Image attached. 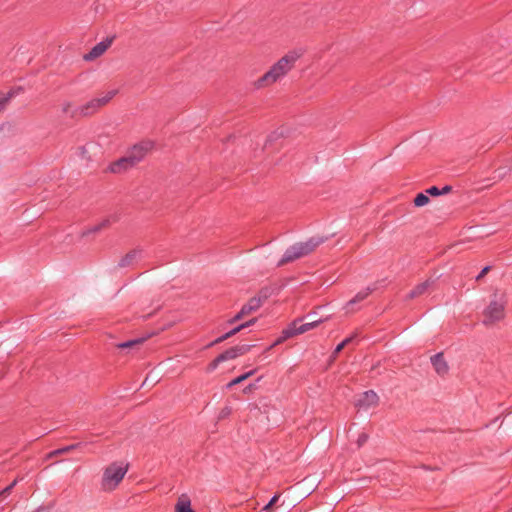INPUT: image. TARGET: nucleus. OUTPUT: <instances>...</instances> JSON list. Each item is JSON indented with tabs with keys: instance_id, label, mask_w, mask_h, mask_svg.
I'll list each match as a JSON object with an SVG mask.
<instances>
[{
	"instance_id": "obj_16",
	"label": "nucleus",
	"mask_w": 512,
	"mask_h": 512,
	"mask_svg": "<svg viewBox=\"0 0 512 512\" xmlns=\"http://www.w3.org/2000/svg\"><path fill=\"white\" fill-rule=\"evenodd\" d=\"M118 93L116 89L105 91L98 96L94 97L98 104L103 108L106 106Z\"/></svg>"
},
{
	"instance_id": "obj_8",
	"label": "nucleus",
	"mask_w": 512,
	"mask_h": 512,
	"mask_svg": "<svg viewBox=\"0 0 512 512\" xmlns=\"http://www.w3.org/2000/svg\"><path fill=\"white\" fill-rule=\"evenodd\" d=\"M379 403V397L378 395L373 391L369 390L364 392L360 398L358 399L356 405L360 409H370L373 407H376Z\"/></svg>"
},
{
	"instance_id": "obj_10",
	"label": "nucleus",
	"mask_w": 512,
	"mask_h": 512,
	"mask_svg": "<svg viewBox=\"0 0 512 512\" xmlns=\"http://www.w3.org/2000/svg\"><path fill=\"white\" fill-rule=\"evenodd\" d=\"M431 363L438 375L444 376L449 371V366L444 359L443 353H437L431 357Z\"/></svg>"
},
{
	"instance_id": "obj_25",
	"label": "nucleus",
	"mask_w": 512,
	"mask_h": 512,
	"mask_svg": "<svg viewBox=\"0 0 512 512\" xmlns=\"http://www.w3.org/2000/svg\"><path fill=\"white\" fill-rule=\"evenodd\" d=\"M136 257V252H131L127 254L120 262L121 266L128 265L134 258Z\"/></svg>"
},
{
	"instance_id": "obj_20",
	"label": "nucleus",
	"mask_w": 512,
	"mask_h": 512,
	"mask_svg": "<svg viewBox=\"0 0 512 512\" xmlns=\"http://www.w3.org/2000/svg\"><path fill=\"white\" fill-rule=\"evenodd\" d=\"M428 203H429V197L424 193H419L414 198V205L417 207L425 206Z\"/></svg>"
},
{
	"instance_id": "obj_27",
	"label": "nucleus",
	"mask_w": 512,
	"mask_h": 512,
	"mask_svg": "<svg viewBox=\"0 0 512 512\" xmlns=\"http://www.w3.org/2000/svg\"><path fill=\"white\" fill-rule=\"evenodd\" d=\"M224 362V360L220 359V355L217 356L210 364H209V370L213 371L215 370L220 363Z\"/></svg>"
},
{
	"instance_id": "obj_3",
	"label": "nucleus",
	"mask_w": 512,
	"mask_h": 512,
	"mask_svg": "<svg viewBox=\"0 0 512 512\" xmlns=\"http://www.w3.org/2000/svg\"><path fill=\"white\" fill-rule=\"evenodd\" d=\"M320 243V240H315L313 238L303 242L295 243L286 249L280 264L291 262L301 257L307 256L308 254L312 253Z\"/></svg>"
},
{
	"instance_id": "obj_11",
	"label": "nucleus",
	"mask_w": 512,
	"mask_h": 512,
	"mask_svg": "<svg viewBox=\"0 0 512 512\" xmlns=\"http://www.w3.org/2000/svg\"><path fill=\"white\" fill-rule=\"evenodd\" d=\"M61 110L63 114L70 118H81L82 114L81 111V105H75L71 101H64L61 104Z\"/></svg>"
},
{
	"instance_id": "obj_19",
	"label": "nucleus",
	"mask_w": 512,
	"mask_h": 512,
	"mask_svg": "<svg viewBox=\"0 0 512 512\" xmlns=\"http://www.w3.org/2000/svg\"><path fill=\"white\" fill-rule=\"evenodd\" d=\"M298 335L297 334V331H296V321H294L288 328H286L285 330H283L282 332V339H288V338H291L293 336H296Z\"/></svg>"
},
{
	"instance_id": "obj_9",
	"label": "nucleus",
	"mask_w": 512,
	"mask_h": 512,
	"mask_svg": "<svg viewBox=\"0 0 512 512\" xmlns=\"http://www.w3.org/2000/svg\"><path fill=\"white\" fill-rule=\"evenodd\" d=\"M251 348H252L251 345L234 346L232 348L227 349L223 353H221L220 359L224 360V361L235 359L239 356H242V355H245L246 353H248Z\"/></svg>"
},
{
	"instance_id": "obj_39",
	"label": "nucleus",
	"mask_w": 512,
	"mask_h": 512,
	"mask_svg": "<svg viewBox=\"0 0 512 512\" xmlns=\"http://www.w3.org/2000/svg\"><path fill=\"white\" fill-rule=\"evenodd\" d=\"M506 54H507V49L505 48V49H503V51L501 52V55H500V56H504V55H506Z\"/></svg>"
},
{
	"instance_id": "obj_12",
	"label": "nucleus",
	"mask_w": 512,
	"mask_h": 512,
	"mask_svg": "<svg viewBox=\"0 0 512 512\" xmlns=\"http://www.w3.org/2000/svg\"><path fill=\"white\" fill-rule=\"evenodd\" d=\"M432 284H433V281H431V280H425L424 282L419 283L407 294L406 298L414 299V298L424 295L426 292L429 291Z\"/></svg>"
},
{
	"instance_id": "obj_28",
	"label": "nucleus",
	"mask_w": 512,
	"mask_h": 512,
	"mask_svg": "<svg viewBox=\"0 0 512 512\" xmlns=\"http://www.w3.org/2000/svg\"><path fill=\"white\" fill-rule=\"evenodd\" d=\"M278 498V495L273 496L269 503L265 506V509H269L270 507H272L277 502Z\"/></svg>"
},
{
	"instance_id": "obj_15",
	"label": "nucleus",
	"mask_w": 512,
	"mask_h": 512,
	"mask_svg": "<svg viewBox=\"0 0 512 512\" xmlns=\"http://www.w3.org/2000/svg\"><path fill=\"white\" fill-rule=\"evenodd\" d=\"M175 512H195L191 506V500L188 495L182 494L178 497L175 504Z\"/></svg>"
},
{
	"instance_id": "obj_30",
	"label": "nucleus",
	"mask_w": 512,
	"mask_h": 512,
	"mask_svg": "<svg viewBox=\"0 0 512 512\" xmlns=\"http://www.w3.org/2000/svg\"><path fill=\"white\" fill-rule=\"evenodd\" d=\"M344 347V344L339 343L334 350V355H337L339 352H341L344 349Z\"/></svg>"
},
{
	"instance_id": "obj_5",
	"label": "nucleus",
	"mask_w": 512,
	"mask_h": 512,
	"mask_svg": "<svg viewBox=\"0 0 512 512\" xmlns=\"http://www.w3.org/2000/svg\"><path fill=\"white\" fill-rule=\"evenodd\" d=\"M153 148V143L150 141L141 142L139 144L134 145L129 151L128 155L132 164H137L140 162L149 151Z\"/></svg>"
},
{
	"instance_id": "obj_32",
	"label": "nucleus",
	"mask_w": 512,
	"mask_h": 512,
	"mask_svg": "<svg viewBox=\"0 0 512 512\" xmlns=\"http://www.w3.org/2000/svg\"><path fill=\"white\" fill-rule=\"evenodd\" d=\"M356 335H352L350 337H347L346 339H344L341 343L344 344V346H347L355 337Z\"/></svg>"
},
{
	"instance_id": "obj_37",
	"label": "nucleus",
	"mask_w": 512,
	"mask_h": 512,
	"mask_svg": "<svg viewBox=\"0 0 512 512\" xmlns=\"http://www.w3.org/2000/svg\"><path fill=\"white\" fill-rule=\"evenodd\" d=\"M255 322H256V319L253 318V319L247 321L246 323H243L242 325H246V327H249V326L255 324Z\"/></svg>"
},
{
	"instance_id": "obj_34",
	"label": "nucleus",
	"mask_w": 512,
	"mask_h": 512,
	"mask_svg": "<svg viewBox=\"0 0 512 512\" xmlns=\"http://www.w3.org/2000/svg\"><path fill=\"white\" fill-rule=\"evenodd\" d=\"M488 271H489V267H488V266H487V267H484V268L482 269V271L480 272V274L477 276V279L482 278V277H483V276H484Z\"/></svg>"
},
{
	"instance_id": "obj_18",
	"label": "nucleus",
	"mask_w": 512,
	"mask_h": 512,
	"mask_svg": "<svg viewBox=\"0 0 512 512\" xmlns=\"http://www.w3.org/2000/svg\"><path fill=\"white\" fill-rule=\"evenodd\" d=\"M256 372V369L250 370L244 374H241L240 376L232 379L229 383H227L226 388L231 389L233 386L238 385L245 380H247L249 377L253 376Z\"/></svg>"
},
{
	"instance_id": "obj_7",
	"label": "nucleus",
	"mask_w": 512,
	"mask_h": 512,
	"mask_svg": "<svg viewBox=\"0 0 512 512\" xmlns=\"http://www.w3.org/2000/svg\"><path fill=\"white\" fill-rule=\"evenodd\" d=\"M263 304V300L260 297L251 298L241 310L229 321L230 323L236 322L242 319L244 316L251 314L252 312L257 311Z\"/></svg>"
},
{
	"instance_id": "obj_31",
	"label": "nucleus",
	"mask_w": 512,
	"mask_h": 512,
	"mask_svg": "<svg viewBox=\"0 0 512 512\" xmlns=\"http://www.w3.org/2000/svg\"><path fill=\"white\" fill-rule=\"evenodd\" d=\"M366 295H367V294H363V295L358 294V295H357L353 300H351L349 303L351 304V303H355V302H356V301H358V300H362V299H364V298L366 297Z\"/></svg>"
},
{
	"instance_id": "obj_4",
	"label": "nucleus",
	"mask_w": 512,
	"mask_h": 512,
	"mask_svg": "<svg viewBox=\"0 0 512 512\" xmlns=\"http://www.w3.org/2000/svg\"><path fill=\"white\" fill-rule=\"evenodd\" d=\"M505 301L502 298L491 300L483 312V323L492 325L505 317Z\"/></svg>"
},
{
	"instance_id": "obj_22",
	"label": "nucleus",
	"mask_w": 512,
	"mask_h": 512,
	"mask_svg": "<svg viewBox=\"0 0 512 512\" xmlns=\"http://www.w3.org/2000/svg\"><path fill=\"white\" fill-rule=\"evenodd\" d=\"M140 342H141L140 340H130V341L119 343L117 345V347L120 348V349H126V348L133 347L134 345H137Z\"/></svg>"
},
{
	"instance_id": "obj_38",
	"label": "nucleus",
	"mask_w": 512,
	"mask_h": 512,
	"mask_svg": "<svg viewBox=\"0 0 512 512\" xmlns=\"http://www.w3.org/2000/svg\"><path fill=\"white\" fill-rule=\"evenodd\" d=\"M283 341H285V339H282V336H281L278 340L275 341V343L272 345V347L282 343Z\"/></svg>"
},
{
	"instance_id": "obj_21",
	"label": "nucleus",
	"mask_w": 512,
	"mask_h": 512,
	"mask_svg": "<svg viewBox=\"0 0 512 512\" xmlns=\"http://www.w3.org/2000/svg\"><path fill=\"white\" fill-rule=\"evenodd\" d=\"M449 191H450V187H448V186H445V187L443 188V190H442V191H440V190L438 189V187H436V186H432V187H430V188H428V189L426 190V193H427V194H430V195H432V196H438V195H441V194L447 193V192H449Z\"/></svg>"
},
{
	"instance_id": "obj_29",
	"label": "nucleus",
	"mask_w": 512,
	"mask_h": 512,
	"mask_svg": "<svg viewBox=\"0 0 512 512\" xmlns=\"http://www.w3.org/2000/svg\"><path fill=\"white\" fill-rule=\"evenodd\" d=\"M15 484H16V480H15V481H13V482L11 483V485H9L8 487H6V488L1 492V494H7V493H9V492L11 491V489L15 486Z\"/></svg>"
},
{
	"instance_id": "obj_17",
	"label": "nucleus",
	"mask_w": 512,
	"mask_h": 512,
	"mask_svg": "<svg viewBox=\"0 0 512 512\" xmlns=\"http://www.w3.org/2000/svg\"><path fill=\"white\" fill-rule=\"evenodd\" d=\"M325 320L326 319H319V320L309 322V323H304V324H298V322L296 321L297 334L300 335V334H303L311 329H314V328L318 327L321 323H323Z\"/></svg>"
},
{
	"instance_id": "obj_33",
	"label": "nucleus",
	"mask_w": 512,
	"mask_h": 512,
	"mask_svg": "<svg viewBox=\"0 0 512 512\" xmlns=\"http://www.w3.org/2000/svg\"><path fill=\"white\" fill-rule=\"evenodd\" d=\"M244 328H246V325H239V326L235 327L234 329H232V333L236 334V333L240 332L241 330H243Z\"/></svg>"
},
{
	"instance_id": "obj_1",
	"label": "nucleus",
	"mask_w": 512,
	"mask_h": 512,
	"mask_svg": "<svg viewBox=\"0 0 512 512\" xmlns=\"http://www.w3.org/2000/svg\"><path fill=\"white\" fill-rule=\"evenodd\" d=\"M302 55L303 53L299 49H293L285 53L262 76L254 81V88L261 90L280 83L294 69Z\"/></svg>"
},
{
	"instance_id": "obj_2",
	"label": "nucleus",
	"mask_w": 512,
	"mask_h": 512,
	"mask_svg": "<svg viewBox=\"0 0 512 512\" xmlns=\"http://www.w3.org/2000/svg\"><path fill=\"white\" fill-rule=\"evenodd\" d=\"M129 470V464L124 461L112 462L103 469L100 487L105 492L114 491L122 482Z\"/></svg>"
},
{
	"instance_id": "obj_35",
	"label": "nucleus",
	"mask_w": 512,
	"mask_h": 512,
	"mask_svg": "<svg viewBox=\"0 0 512 512\" xmlns=\"http://www.w3.org/2000/svg\"><path fill=\"white\" fill-rule=\"evenodd\" d=\"M254 389H255V385L250 384V385H248L247 387L244 388L243 392L244 393H250Z\"/></svg>"
},
{
	"instance_id": "obj_6",
	"label": "nucleus",
	"mask_w": 512,
	"mask_h": 512,
	"mask_svg": "<svg viewBox=\"0 0 512 512\" xmlns=\"http://www.w3.org/2000/svg\"><path fill=\"white\" fill-rule=\"evenodd\" d=\"M113 39L106 38L99 43H97L94 47L91 48L89 52L83 55V59L85 61H94L97 58L101 57L112 45Z\"/></svg>"
},
{
	"instance_id": "obj_24",
	"label": "nucleus",
	"mask_w": 512,
	"mask_h": 512,
	"mask_svg": "<svg viewBox=\"0 0 512 512\" xmlns=\"http://www.w3.org/2000/svg\"><path fill=\"white\" fill-rule=\"evenodd\" d=\"M136 257V252H131L127 254L120 262L121 266L128 265L134 258Z\"/></svg>"
},
{
	"instance_id": "obj_26",
	"label": "nucleus",
	"mask_w": 512,
	"mask_h": 512,
	"mask_svg": "<svg viewBox=\"0 0 512 512\" xmlns=\"http://www.w3.org/2000/svg\"><path fill=\"white\" fill-rule=\"evenodd\" d=\"M233 335H235V334L232 333V330H230L226 334H224V335L220 336L219 338H217L211 345L221 343V342L225 341L226 339L232 337Z\"/></svg>"
},
{
	"instance_id": "obj_36",
	"label": "nucleus",
	"mask_w": 512,
	"mask_h": 512,
	"mask_svg": "<svg viewBox=\"0 0 512 512\" xmlns=\"http://www.w3.org/2000/svg\"><path fill=\"white\" fill-rule=\"evenodd\" d=\"M367 439V436L365 434H362L359 439H358V443L359 445H361L362 443H364Z\"/></svg>"
},
{
	"instance_id": "obj_14",
	"label": "nucleus",
	"mask_w": 512,
	"mask_h": 512,
	"mask_svg": "<svg viewBox=\"0 0 512 512\" xmlns=\"http://www.w3.org/2000/svg\"><path fill=\"white\" fill-rule=\"evenodd\" d=\"M101 109V106L95 100V98L90 99L86 103L81 105L82 117H88L96 114Z\"/></svg>"
},
{
	"instance_id": "obj_23",
	"label": "nucleus",
	"mask_w": 512,
	"mask_h": 512,
	"mask_svg": "<svg viewBox=\"0 0 512 512\" xmlns=\"http://www.w3.org/2000/svg\"><path fill=\"white\" fill-rule=\"evenodd\" d=\"M74 447L75 446L72 445V446H67V447H64V448H60V449L54 450L53 452H51L49 454V457H53V456H56V455L67 453L68 451H70Z\"/></svg>"
},
{
	"instance_id": "obj_13",
	"label": "nucleus",
	"mask_w": 512,
	"mask_h": 512,
	"mask_svg": "<svg viewBox=\"0 0 512 512\" xmlns=\"http://www.w3.org/2000/svg\"><path fill=\"white\" fill-rule=\"evenodd\" d=\"M135 164H132L129 156H125L113 163L110 164L109 170L112 173H121L131 167H133Z\"/></svg>"
}]
</instances>
